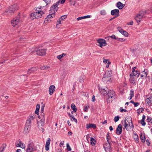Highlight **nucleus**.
Instances as JSON below:
<instances>
[{
  "label": "nucleus",
  "instance_id": "nucleus-1",
  "mask_svg": "<svg viewBox=\"0 0 152 152\" xmlns=\"http://www.w3.org/2000/svg\"><path fill=\"white\" fill-rule=\"evenodd\" d=\"M124 128L126 129L127 130L129 127L130 129L134 128V126L132 122V119L131 117H129L126 118L124 121Z\"/></svg>",
  "mask_w": 152,
  "mask_h": 152
},
{
  "label": "nucleus",
  "instance_id": "nucleus-2",
  "mask_svg": "<svg viewBox=\"0 0 152 152\" xmlns=\"http://www.w3.org/2000/svg\"><path fill=\"white\" fill-rule=\"evenodd\" d=\"M107 94L108 95L107 99V103L111 102L115 98V93L113 90L109 91Z\"/></svg>",
  "mask_w": 152,
  "mask_h": 152
},
{
  "label": "nucleus",
  "instance_id": "nucleus-3",
  "mask_svg": "<svg viewBox=\"0 0 152 152\" xmlns=\"http://www.w3.org/2000/svg\"><path fill=\"white\" fill-rule=\"evenodd\" d=\"M37 150V148L35 146L34 143L31 141H29L26 149V152H34Z\"/></svg>",
  "mask_w": 152,
  "mask_h": 152
},
{
  "label": "nucleus",
  "instance_id": "nucleus-4",
  "mask_svg": "<svg viewBox=\"0 0 152 152\" xmlns=\"http://www.w3.org/2000/svg\"><path fill=\"white\" fill-rule=\"evenodd\" d=\"M44 14V12L40 10H38V11L31 13V17L32 19L34 18L38 19L41 18L42 15Z\"/></svg>",
  "mask_w": 152,
  "mask_h": 152
},
{
  "label": "nucleus",
  "instance_id": "nucleus-5",
  "mask_svg": "<svg viewBox=\"0 0 152 152\" xmlns=\"http://www.w3.org/2000/svg\"><path fill=\"white\" fill-rule=\"evenodd\" d=\"M17 6L16 4H14L10 7L8 9L5 11L4 14L6 15H10L15 10H18Z\"/></svg>",
  "mask_w": 152,
  "mask_h": 152
},
{
  "label": "nucleus",
  "instance_id": "nucleus-6",
  "mask_svg": "<svg viewBox=\"0 0 152 152\" xmlns=\"http://www.w3.org/2000/svg\"><path fill=\"white\" fill-rule=\"evenodd\" d=\"M41 115L42 117L40 122L38 124V127L40 129V130H41L42 132H44V129L42 128V127L45 124V118L44 117V114L43 112H41Z\"/></svg>",
  "mask_w": 152,
  "mask_h": 152
},
{
  "label": "nucleus",
  "instance_id": "nucleus-7",
  "mask_svg": "<svg viewBox=\"0 0 152 152\" xmlns=\"http://www.w3.org/2000/svg\"><path fill=\"white\" fill-rule=\"evenodd\" d=\"M19 16L18 17L15 18L11 21V23L12 26L14 27H15L16 26L20 25L21 22L19 19Z\"/></svg>",
  "mask_w": 152,
  "mask_h": 152
},
{
  "label": "nucleus",
  "instance_id": "nucleus-8",
  "mask_svg": "<svg viewBox=\"0 0 152 152\" xmlns=\"http://www.w3.org/2000/svg\"><path fill=\"white\" fill-rule=\"evenodd\" d=\"M98 43H99L98 46L101 48H102L103 46H105L107 45V43L105 40L102 39H99L97 40Z\"/></svg>",
  "mask_w": 152,
  "mask_h": 152
},
{
  "label": "nucleus",
  "instance_id": "nucleus-9",
  "mask_svg": "<svg viewBox=\"0 0 152 152\" xmlns=\"http://www.w3.org/2000/svg\"><path fill=\"white\" fill-rule=\"evenodd\" d=\"M46 50L44 49H40L36 51V54L38 55L43 56L46 54Z\"/></svg>",
  "mask_w": 152,
  "mask_h": 152
},
{
  "label": "nucleus",
  "instance_id": "nucleus-10",
  "mask_svg": "<svg viewBox=\"0 0 152 152\" xmlns=\"http://www.w3.org/2000/svg\"><path fill=\"white\" fill-rule=\"evenodd\" d=\"M60 3V0H59L57 2L55 3L51 7V10H53L54 12L57 11L58 9V7L57 6L58 5L59 3Z\"/></svg>",
  "mask_w": 152,
  "mask_h": 152
},
{
  "label": "nucleus",
  "instance_id": "nucleus-11",
  "mask_svg": "<svg viewBox=\"0 0 152 152\" xmlns=\"http://www.w3.org/2000/svg\"><path fill=\"white\" fill-rule=\"evenodd\" d=\"M143 16V14L142 13L137 14L135 17V19L136 20L137 23H139L140 22L142 19Z\"/></svg>",
  "mask_w": 152,
  "mask_h": 152
},
{
  "label": "nucleus",
  "instance_id": "nucleus-12",
  "mask_svg": "<svg viewBox=\"0 0 152 152\" xmlns=\"http://www.w3.org/2000/svg\"><path fill=\"white\" fill-rule=\"evenodd\" d=\"M122 131V126L121 124H120L118 125L116 129V134L117 135L120 134Z\"/></svg>",
  "mask_w": 152,
  "mask_h": 152
},
{
  "label": "nucleus",
  "instance_id": "nucleus-13",
  "mask_svg": "<svg viewBox=\"0 0 152 152\" xmlns=\"http://www.w3.org/2000/svg\"><path fill=\"white\" fill-rule=\"evenodd\" d=\"M119 10L118 9H115L112 10L111 12V14L113 15H115L116 16H118L119 15Z\"/></svg>",
  "mask_w": 152,
  "mask_h": 152
},
{
  "label": "nucleus",
  "instance_id": "nucleus-14",
  "mask_svg": "<svg viewBox=\"0 0 152 152\" xmlns=\"http://www.w3.org/2000/svg\"><path fill=\"white\" fill-rule=\"evenodd\" d=\"M140 72L139 71L136 70L135 71L132 72V73L130 74V76H135V77L137 78L140 75Z\"/></svg>",
  "mask_w": 152,
  "mask_h": 152
},
{
  "label": "nucleus",
  "instance_id": "nucleus-15",
  "mask_svg": "<svg viewBox=\"0 0 152 152\" xmlns=\"http://www.w3.org/2000/svg\"><path fill=\"white\" fill-rule=\"evenodd\" d=\"M111 74L112 72L111 71H107L104 74V77L102 79V80H104L107 77H110Z\"/></svg>",
  "mask_w": 152,
  "mask_h": 152
},
{
  "label": "nucleus",
  "instance_id": "nucleus-16",
  "mask_svg": "<svg viewBox=\"0 0 152 152\" xmlns=\"http://www.w3.org/2000/svg\"><path fill=\"white\" fill-rule=\"evenodd\" d=\"M31 124L26 123V126L24 129V131L26 133H27L30 131L31 128Z\"/></svg>",
  "mask_w": 152,
  "mask_h": 152
},
{
  "label": "nucleus",
  "instance_id": "nucleus-17",
  "mask_svg": "<svg viewBox=\"0 0 152 152\" xmlns=\"http://www.w3.org/2000/svg\"><path fill=\"white\" fill-rule=\"evenodd\" d=\"M55 87L53 85L50 86L49 88V94L50 95H52L54 91L55 90Z\"/></svg>",
  "mask_w": 152,
  "mask_h": 152
},
{
  "label": "nucleus",
  "instance_id": "nucleus-18",
  "mask_svg": "<svg viewBox=\"0 0 152 152\" xmlns=\"http://www.w3.org/2000/svg\"><path fill=\"white\" fill-rule=\"evenodd\" d=\"M48 140H47L45 144V150L48 151L49 149V146L50 143V138H48Z\"/></svg>",
  "mask_w": 152,
  "mask_h": 152
},
{
  "label": "nucleus",
  "instance_id": "nucleus-19",
  "mask_svg": "<svg viewBox=\"0 0 152 152\" xmlns=\"http://www.w3.org/2000/svg\"><path fill=\"white\" fill-rule=\"evenodd\" d=\"M104 148L105 149V151L107 152H108L110 151V143L108 142V144L104 145Z\"/></svg>",
  "mask_w": 152,
  "mask_h": 152
},
{
  "label": "nucleus",
  "instance_id": "nucleus-20",
  "mask_svg": "<svg viewBox=\"0 0 152 152\" xmlns=\"http://www.w3.org/2000/svg\"><path fill=\"white\" fill-rule=\"evenodd\" d=\"M34 117L35 116L34 115H33V116H30L27 120L26 123L27 124L28 123V124H31V122L34 119Z\"/></svg>",
  "mask_w": 152,
  "mask_h": 152
},
{
  "label": "nucleus",
  "instance_id": "nucleus-21",
  "mask_svg": "<svg viewBox=\"0 0 152 152\" xmlns=\"http://www.w3.org/2000/svg\"><path fill=\"white\" fill-rule=\"evenodd\" d=\"M86 128L87 129H89L90 128L95 129L96 128V126L95 124H87Z\"/></svg>",
  "mask_w": 152,
  "mask_h": 152
},
{
  "label": "nucleus",
  "instance_id": "nucleus-22",
  "mask_svg": "<svg viewBox=\"0 0 152 152\" xmlns=\"http://www.w3.org/2000/svg\"><path fill=\"white\" fill-rule=\"evenodd\" d=\"M125 6V5L120 2H118L116 4V6L119 9H122Z\"/></svg>",
  "mask_w": 152,
  "mask_h": 152
},
{
  "label": "nucleus",
  "instance_id": "nucleus-23",
  "mask_svg": "<svg viewBox=\"0 0 152 152\" xmlns=\"http://www.w3.org/2000/svg\"><path fill=\"white\" fill-rule=\"evenodd\" d=\"M37 69L35 67H32L29 69L27 71V74H30L37 71Z\"/></svg>",
  "mask_w": 152,
  "mask_h": 152
},
{
  "label": "nucleus",
  "instance_id": "nucleus-24",
  "mask_svg": "<svg viewBox=\"0 0 152 152\" xmlns=\"http://www.w3.org/2000/svg\"><path fill=\"white\" fill-rule=\"evenodd\" d=\"M129 81L131 83L134 84L135 82L136 77L132 76H130Z\"/></svg>",
  "mask_w": 152,
  "mask_h": 152
},
{
  "label": "nucleus",
  "instance_id": "nucleus-25",
  "mask_svg": "<svg viewBox=\"0 0 152 152\" xmlns=\"http://www.w3.org/2000/svg\"><path fill=\"white\" fill-rule=\"evenodd\" d=\"M99 90L101 93L104 95H106L107 94V90H105L104 89H102V88H99Z\"/></svg>",
  "mask_w": 152,
  "mask_h": 152
},
{
  "label": "nucleus",
  "instance_id": "nucleus-26",
  "mask_svg": "<svg viewBox=\"0 0 152 152\" xmlns=\"http://www.w3.org/2000/svg\"><path fill=\"white\" fill-rule=\"evenodd\" d=\"M6 146L7 145L6 144H3L0 148V152H3Z\"/></svg>",
  "mask_w": 152,
  "mask_h": 152
},
{
  "label": "nucleus",
  "instance_id": "nucleus-27",
  "mask_svg": "<svg viewBox=\"0 0 152 152\" xmlns=\"http://www.w3.org/2000/svg\"><path fill=\"white\" fill-rule=\"evenodd\" d=\"M148 75V73L146 72L145 71V70H144V71H143L141 73V74L140 75L141 77H146Z\"/></svg>",
  "mask_w": 152,
  "mask_h": 152
},
{
  "label": "nucleus",
  "instance_id": "nucleus-28",
  "mask_svg": "<svg viewBox=\"0 0 152 152\" xmlns=\"http://www.w3.org/2000/svg\"><path fill=\"white\" fill-rule=\"evenodd\" d=\"M40 106L39 104H37L36 105V109L35 112V113L36 114H38V112L40 108Z\"/></svg>",
  "mask_w": 152,
  "mask_h": 152
},
{
  "label": "nucleus",
  "instance_id": "nucleus-29",
  "mask_svg": "<svg viewBox=\"0 0 152 152\" xmlns=\"http://www.w3.org/2000/svg\"><path fill=\"white\" fill-rule=\"evenodd\" d=\"M71 107L74 112H76L77 111V108L74 104L72 103L71 104Z\"/></svg>",
  "mask_w": 152,
  "mask_h": 152
},
{
  "label": "nucleus",
  "instance_id": "nucleus-30",
  "mask_svg": "<svg viewBox=\"0 0 152 152\" xmlns=\"http://www.w3.org/2000/svg\"><path fill=\"white\" fill-rule=\"evenodd\" d=\"M85 76L84 75H82L79 78V80L80 82H82L84 81V80L85 79Z\"/></svg>",
  "mask_w": 152,
  "mask_h": 152
},
{
  "label": "nucleus",
  "instance_id": "nucleus-31",
  "mask_svg": "<svg viewBox=\"0 0 152 152\" xmlns=\"http://www.w3.org/2000/svg\"><path fill=\"white\" fill-rule=\"evenodd\" d=\"M66 54L64 53H62V54L58 55L57 56V58L59 59V60H60L61 58L64 57L65 55Z\"/></svg>",
  "mask_w": 152,
  "mask_h": 152
},
{
  "label": "nucleus",
  "instance_id": "nucleus-32",
  "mask_svg": "<svg viewBox=\"0 0 152 152\" xmlns=\"http://www.w3.org/2000/svg\"><path fill=\"white\" fill-rule=\"evenodd\" d=\"M144 110V109L143 108H140L138 109H137V113L138 114H140V113L142 112Z\"/></svg>",
  "mask_w": 152,
  "mask_h": 152
},
{
  "label": "nucleus",
  "instance_id": "nucleus-33",
  "mask_svg": "<svg viewBox=\"0 0 152 152\" xmlns=\"http://www.w3.org/2000/svg\"><path fill=\"white\" fill-rule=\"evenodd\" d=\"M104 81L105 82L107 83H108L109 82H110L111 81V79L110 77H107L104 80H102Z\"/></svg>",
  "mask_w": 152,
  "mask_h": 152
},
{
  "label": "nucleus",
  "instance_id": "nucleus-34",
  "mask_svg": "<svg viewBox=\"0 0 152 152\" xmlns=\"http://www.w3.org/2000/svg\"><path fill=\"white\" fill-rule=\"evenodd\" d=\"M109 37H111L112 39H118V37H116V36L114 35H112V36H110V37H105V38L106 39L108 38Z\"/></svg>",
  "mask_w": 152,
  "mask_h": 152
},
{
  "label": "nucleus",
  "instance_id": "nucleus-35",
  "mask_svg": "<svg viewBox=\"0 0 152 152\" xmlns=\"http://www.w3.org/2000/svg\"><path fill=\"white\" fill-rule=\"evenodd\" d=\"M100 13L101 15H106V12L105 10H103L100 11Z\"/></svg>",
  "mask_w": 152,
  "mask_h": 152
},
{
  "label": "nucleus",
  "instance_id": "nucleus-36",
  "mask_svg": "<svg viewBox=\"0 0 152 152\" xmlns=\"http://www.w3.org/2000/svg\"><path fill=\"white\" fill-rule=\"evenodd\" d=\"M121 34L125 37H128V33L124 30L123 31Z\"/></svg>",
  "mask_w": 152,
  "mask_h": 152
},
{
  "label": "nucleus",
  "instance_id": "nucleus-37",
  "mask_svg": "<svg viewBox=\"0 0 152 152\" xmlns=\"http://www.w3.org/2000/svg\"><path fill=\"white\" fill-rule=\"evenodd\" d=\"M140 138L142 142H144L145 141V138L144 136L141 135L140 136Z\"/></svg>",
  "mask_w": 152,
  "mask_h": 152
},
{
  "label": "nucleus",
  "instance_id": "nucleus-38",
  "mask_svg": "<svg viewBox=\"0 0 152 152\" xmlns=\"http://www.w3.org/2000/svg\"><path fill=\"white\" fill-rule=\"evenodd\" d=\"M94 142H95V140L94 139L93 137H91V143L92 145H95V143Z\"/></svg>",
  "mask_w": 152,
  "mask_h": 152
},
{
  "label": "nucleus",
  "instance_id": "nucleus-39",
  "mask_svg": "<svg viewBox=\"0 0 152 152\" xmlns=\"http://www.w3.org/2000/svg\"><path fill=\"white\" fill-rule=\"evenodd\" d=\"M71 120L72 121H74L76 123H77V120L73 116H72V117L70 118Z\"/></svg>",
  "mask_w": 152,
  "mask_h": 152
},
{
  "label": "nucleus",
  "instance_id": "nucleus-40",
  "mask_svg": "<svg viewBox=\"0 0 152 152\" xmlns=\"http://www.w3.org/2000/svg\"><path fill=\"white\" fill-rule=\"evenodd\" d=\"M20 147L23 149H25V145L22 142H20Z\"/></svg>",
  "mask_w": 152,
  "mask_h": 152
},
{
  "label": "nucleus",
  "instance_id": "nucleus-41",
  "mask_svg": "<svg viewBox=\"0 0 152 152\" xmlns=\"http://www.w3.org/2000/svg\"><path fill=\"white\" fill-rule=\"evenodd\" d=\"M120 118V117L119 116H115L114 118V121L116 122L117 121H118Z\"/></svg>",
  "mask_w": 152,
  "mask_h": 152
},
{
  "label": "nucleus",
  "instance_id": "nucleus-42",
  "mask_svg": "<svg viewBox=\"0 0 152 152\" xmlns=\"http://www.w3.org/2000/svg\"><path fill=\"white\" fill-rule=\"evenodd\" d=\"M147 120L149 122H150L152 124V118L148 116Z\"/></svg>",
  "mask_w": 152,
  "mask_h": 152
},
{
  "label": "nucleus",
  "instance_id": "nucleus-43",
  "mask_svg": "<svg viewBox=\"0 0 152 152\" xmlns=\"http://www.w3.org/2000/svg\"><path fill=\"white\" fill-rule=\"evenodd\" d=\"M66 17L67 15H65L61 16L60 18L61 19V20H63L64 19H66Z\"/></svg>",
  "mask_w": 152,
  "mask_h": 152
},
{
  "label": "nucleus",
  "instance_id": "nucleus-44",
  "mask_svg": "<svg viewBox=\"0 0 152 152\" xmlns=\"http://www.w3.org/2000/svg\"><path fill=\"white\" fill-rule=\"evenodd\" d=\"M130 96L133 97L134 96V91L133 90H131L130 93Z\"/></svg>",
  "mask_w": 152,
  "mask_h": 152
},
{
  "label": "nucleus",
  "instance_id": "nucleus-45",
  "mask_svg": "<svg viewBox=\"0 0 152 152\" xmlns=\"http://www.w3.org/2000/svg\"><path fill=\"white\" fill-rule=\"evenodd\" d=\"M66 147L68 151H71V149L70 146H69V144L67 143L66 144Z\"/></svg>",
  "mask_w": 152,
  "mask_h": 152
},
{
  "label": "nucleus",
  "instance_id": "nucleus-46",
  "mask_svg": "<svg viewBox=\"0 0 152 152\" xmlns=\"http://www.w3.org/2000/svg\"><path fill=\"white\" fill-rule=\"evenodd\" d=\"M140 123L143 126H144L146 124V123L143 120H141V121Z\"/></svg>",
  "mask_w": 152,
  "mask_h": 152
},
{
  "label": "nucleus",
  "instance_id": "nucleus-47",
  "mask_svg": "<svg viewBox=\"0 0 152 152\" xmlns=\"http://www.w3.org/2000/svg\"><path fill=\"white\" fill-rule=\"evenodd\" d=\"M61 19L59 18L57 21V25L56 26H57L59 24H61Z\"/></svg>",
  "mask_w": 152,
  "mask_h": 152
},
{
  "label": "nucleus",
  "instance_id": "nucleus-48",
  "mask_svg": "<svg viewBox=\"0 0 152 152\" xmlns=\"http://www.w3.org/2000/svg\"><path fill=\"white\" fill-rule=\"evenodd\" d=\"M117 29L118 30V31L120 32L121 33H122V32L124 30L122 29L120 27H118V28Z\"/></svg>",
  "mask_w": 152,
  "mask_h": 152
},
{
  "label": "nucleus",
  "instance_id": "nucleus-49",
  "mask_svg": "<svg viewBox=\"0 0 152 152\" xmlns=\"http://www.w3.org/2000/svg\"><path fill=\"white\" fill-rule=\"evenodd\" d=\"M89 107V105H87L85 106L84 107V111L85 112H87L88 109Z\"/></svg>",
  "mask_w": 152,
  "mask_h": 152
},
{
  "label": "nucleus",
  "instance_id": "nucleus-50",
  "mask_svg": "<svg viewBox=\"0 0 152 152\" xmlns=\"http://www.w3.org/2000/svg\"><path fill=\"white\" fill-rule=\"evenodd\" d=\"M43 1L46 3V5L50 2V0H43Z\"/></svg>",
  "mask_w": 152,
  "mask_h": 152
},
{
  "label": "nucleus",
  "instance_id": "nucleus-51",
  "mask_svg": "<svg viewBox=\"0 0 152 152\" xmlns=\"http://www.w3.org/2000/svg\"><path fill=\"white\" fill-rule=\"evenodd\" d=\"M139 104H140L138 102H135L134 103V106L135 107H137L139 105Z\"/></svg>",
  "mask_w": 152,
  "mask_h": 152
},
{
  "label": "nucleus",
  "instance_id": "nucleus-52",
  "mask_svg": "<svg viewBox=\"0 0 152 152\" xmlns=\"http://www.w3.org/2000/svg\"><path fill=\"white\" fill-rule=\"evenodd\" d=\"M120 110L121 112H123V111H124L125 112H126L127 111V110L122 108L120 109Z\"/></svg>",
  "mask_w": 152,
  "mask_h": 152
},
{
  "label": "nucleus",
  "instance_id": "nucleus-53",
  "mask_svg": "<svg viewBox=\"0 0 152 152\" xmlns=\"http://www.w3.org/2000/svg\"><path fill=\"white\" fill-rule=\"evenodd\" d=\"M108 61H109L108 59H104L103 61V62L106 64L107 63Z\"/></svg>",
  "mask_w": 152,
  "mask_h": 152
},
{
  "label": "nucleus",
  "instance_id": "nucleus-54",
  "mask_svg": "<svg viewBox=\"0 0 152 152\" xmlns=\"http://www.w3.org/2000/svg\"><path fill=\"white\" fill-rule=\"evenodd\" d=\"M117 39L119 41L121 42H124L125 41V39L123 38H118V39Z\"/></svg>",
  "mask_w": 152,
  "mask_h": 152
},
{
  "label": "nucleus",
  "instance_id": "nucleus-55",
  "mask_svg": "<svg viewBox=\"0 0 152 152\" xmlns=\"http://www.w3.org/2000/svg\"><path fill=\"white\" fill-rule=\"evenodd\" d=\"M133 23V21H131L130 22L128 23H127V25H132Z\"/></svg>",
  "mask_w": 152,
  "mask_h": 152
},
{
  "label": "nucleus",
  "instance_id": "nucleus-56",
  "mask_svg": "<svg viewBox=\"0 0 152 152\" xmlns=\"http://www.w3.org/2000/svg\"><path fill=\"white\" fill-rule=\"evenodd\" d=\"M90 17H91V16L89 15L83 16V19H85V18H90Z\"/></svg>",
  "mask_w": 152,
  "mask_h": 152
},
{
  "label": "nucleus",
  "instance_id": "nucleus-57",
  "mask_svg": "<svg viewBox=\"0 0 152 152\" xmlns=\"http://www.w3.org/2000/svg\"><path fill=\"white\" fill-rule=\"evenodd\" d=\"M64 144V141H61L59 144V146L60 147H61L62 145H63Z\"/></svg>",
  "mask_w": 152,
  "mask_h": 152
},
{
  "label": "nucleus",
  "instance_id": "nucleus-58",
  "mask_svg": "<svg viewBox=\"0 0 152 152\" xmlns=\"http://www.w3.org/2000/svg\"><path fill=\"white\" fill-rule=\"evenodd\" d=\"M83 19V16H82V17H79L78 18H77V20H82V19Z\"/></svg>",
  "mask_w": 152,
  "mask_h": 152
},
{
  "label": "nucleus",
  "instance_id": "nucleus-59",
  "mask_svg": "<svg viewBox=\"0 0 152 152\" xmlns=\"http://www.w3.org/2000/svg\"><path fill=\"white\" fill-rule=\"evenodd\" d=\"M110 63H111L109 61H108V62H107V65L106 66L107 68H108L109 67V65L110 64Z\"/></svg>",
  "mask_w": 152,
  "mask_h": 152
},
{
  "label": "nucleus",
  "instance_id": "nucleus-60",
  "mask_svg": "<svg viewBox=\"0 0 152 152\" xmlns=\"http://www.w3.org/2000/svg\"><path fill=\"white\" fill-rule=\"evenodd\" d=\"M70 2H72V4L73 5H75V1H73V0H70Z\"/></svg>",
  "mask_w": 152,
  "mask_h": 152
},
{
  "label": "nucleus",
  "instance_id": "nucleus-61",
  "mask_svg": "<svg viewBox=\"0 0 152 152\" xmlns=\"http://www.w3.org/2000/svg\"><path fill=\"white\" fill-rule=\"evenodd\" d=\"M95 101V98L94 96L93 95L92 98V101L94 102Z\"/></svg>",
  "mask_w": 152,
  "mask_h": 152
},
{
  "label": "nucleus",
  "instance_id": "nucleus-62",
  "mask_svg": "<svg viewBox=\"0 0 152 152\" xmlns=\"http://www.w3.org/2000/svg\"><path fill=\"white\" fill-rule=\"evenodd\" d=\"M44 106H42L41 107V112H43L44 111Z\"/></svg>",
  "mask_w": 152,
  "mask_h": 152
},
{
  "label": "nucleus",
  "instance_id": "nucleus-63",
  "mask_svg": "<svg viewBox=\"0 0 152 152\" xmlns=\"http://www.w3.org/2000/svg\"><path fill=\"white\" fill-rule=\"evenodd\" d=\"M45 68V66H43L40 67V69L41 70H44Z\"/></svg>",
  "mask_w": 152,
  "mask_h": 152
},
{
  "label": "nucleus",
  "instance_id": "nucleus-64",
  "mask_svg": "<svg viewBox=\"0 0 152 152\" xmlns=\"http://www.w3.org/2000/svg\"><path fill=\"white\" fill-rule=\"evenodd\" d=\"M56 152H61V150L60 149H57L56 151Z\"/></svg>",
  "mask_w": 152,
  "mask_h": 152
}]
</instances>
